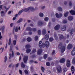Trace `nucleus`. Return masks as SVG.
<instances>
[{
  "instance_id": "f257e3e1",
  "label": "nucleus",
  "mask_w": 75,
  "mask_h": 75,
  "mask_svg": "<svg viewBox=\"0 0 75 75\" xmlns=\"http://www.w3.org/2000/svg\"><path fill=\"white\" fill-rule=\"evenodd\" d=\"M62 43L60 42L59 45V47L60 49H61V52H64L65 51V46H62Z\"/></svg>"
},
{
  "instance_id": "f03ea898",
  "label": "nucleus",
  "mask_w": 75,
  "mask_h": 75,
  "mask_svg": "<svg viewBox=\"0 0 75 75\" xmlns=\"http://www.w3.org/2000/svg\"><path fill=\"white\" fill-rule=\"evenodd\" d=\"M50 46V43L49 42L46 41L45 42V43H44V45H43V47L44 48L46 47L47 48H48Z\"/></svg>"
},
{
  "instance_id": "7ed1b4c3",
  "label": "nucleus",
  "mask_w": 75,
  "mask_h": 75,
  "mask_svg": "<svg viewBox=\"0 0 75 75\" xmlns=\"http://www.w3.org/2000/svg\"><path fill=\"white\" fill-rule=\"evenodd\" d=\"M66 65L67 67H69L71 66V60L67 59L66 60Z\"/></svg>"
},
{
  "instance_id": "20e7f679",
  "label": "nucleus",
  "mask_w": 75,
  "mask_h": 75,
  "mask_svg": "<svg viewBox=\"0 0 75 75\" xmlns=\"http://www.w3.org/2000/svg\"><path fill=\"white\" fill-rule=\"evenodd\" d=\"M57 71L59 73L61 72H62V69L61 67L60 66H58L57 67Z\"/></svg>"
},
{
  "instance_id": "39448f33",
  "label": "nucleus",
  "mask_w": 75,
  "mask_h": 75,
  "mask_svg": "<svg viewBox=\"0 0 75 75\" xmlns=\"http://www.w3.org/2000/svg\"><path fill=\"white\" fill-rule=\"evenodd\" d=\"M23 61L24 63H26L28 60V56H25L23 57Z\"/></svg>"
},
{
  "instance_id": "423d86ee",
  "label": "nucleus",
  "mask_w": 75,
  "mask_h": 75,
  "mask_svg": "<svg viewBox=\"0 0 75 75\" xmlns=\"http://www.w3.org/2000/svg\"><path fill=\"white\" fill-rule=\"evenodd\" d=\"M44 45V43H42V42L41 41L39 42V46L40 48H42L43 47V45Z\"/></svg>"
},
{
  "instance_id": "0eeeda50",
  "label": "nucleus",
  "mask_w": 75,
  "mask_h": 75,
  "mask_svg": "<svg viewBox=\"0 0 75 75\" xmlns=\"http://www.w3.org/2000/svg\"><path fill=\"white\" fill-rule=\"evenodd\" d=\"M56 16L57 18H60L62 16V13H60L59 15L58 13H57L56 14Z\"/></svg>"
},
{
  "instance_id": "6e6552de",
  "label": "nucleus",
  "mask_w": 75,
  "mask_h": 75,
  "mask_svg": "<svg viewBox=\"0 0 75 75\" xmlns=\"http://www.w3.org/2000/svg\"><path fill=\"white\" fill-rule=\"evenodd\" d=\"M54 37L56 40H58V37L57 36V33L54 32Z\"/></svg>"
},
{
  "instance_id": "1a4fd4ad",
  "label": "nucleus",
  "mask_w": 75,
  "mask_h": 75,
  "mask_svg": "<svg viewBox=\"0 0 75 75\" xmlns=\"http://www.w3.org/2000/svg\"><path fill=\"white\" fill-rule=\"evenodd\" d=\"M44 24V22L42 21H39L38 23V26H41Z\"/></svg>"
},
{
  "instance_id": "9d476101",
  "label": "nucleus",
  "mask_w": 75,
  "mask_h": 75,
  "mask_svg": "<svg viewBox=\"0 0 75 75\" xmlns=\"http://www.w3.org/2000/svg\"><path fill=\"white\" fill-rule=\"evenodd\" d=\"M60 28V26H59V25H58L55 26V27H54V29L55 30H58Z\"/></svg>"
},
{
  "instance_id": "9b49d317",
  "label": "nucleus",
  "mask_w": 75,
  "mask_h": 75,
  "mask_svg": "<svg viewBox=\"0 0 75 75\" xmlns=\"http://www.w3.org/2000/svg\"><path fill=\"white\" fill-rule=\"evenodd\" d=\"M59 36V39L60 40H61L62 39H64V37L62 35H58Z\"/></svg>"
},
{
  "instance_id": "f8f14e48",
  "label": "nucleus",
  "mask_w": 75,
  "mask_h": 75,
  "mask_svg": "<svg viewBox=\"0 0 75 75\" xmlns=\"http://www.w3.org/2000/svg\"><path fill=\"white\" fill-rule=\"evenodd\" d=\"M65 62V59L64 58H62L60 60V63H64V62Z\"/></svg>"
},
{
  "instance_id": "ddd939ff",
  "label": "nucleus",
  "mask_w": 75,
  "mask_h": 75,
  "mask_svg": "<svg viewBox=\"0 0 75 75\" xmlns=\"http://www.w3.org/2000/svg\"><path fill=\"white\" fill-rule=\"evenodd\" d=\"M72 48V44H69L67 47V48L68 50H70V49H71Z\"/></svg>"
},
{
  "instance_id": "4468645a",
  "label": "nucleus",
  "mask_w": 75,
  "mask_h": 75,
  "mask_svg": "<svg viewBox=\"0 0 75 75\" xmlns=\"http://www.w3.org/2000/svg\"><path fill=\"white\" fill-rule=\"evenodd\" d=\"M42 52V50L41 49H39L38 51V54L40 55L41 54Z\"/></svg>"
},
{
  "instance_id": "2eb2a0df",
  "label": "nucleus",
  "mask_w": 75,
  "mask_h": 75,
  "mask_svg": "<svg viewBox=\"0 0 75 75\" xmlns=\"http://www.w3.org/2000/svg\"><path fill=\"white\" fill-rule=\"evenodd\" d=\"M62 31H65L66 30V26L64 25L61 28Z\"/></svg>"
},
{
  "instance_id": "dca6fc26",
  "label": "nucleus",
  "mask_w": 75,
  "mask_h": 75,
  "mask_svg": "<svg viewBox=\"0 0 75 75\" xmlns=\"http://www.w3.org/2000/svg\"><path fill=\"white\" fill-rule=\"evenodd\" d=\"M71 71L72 72V74H73L75 72V69H74V67L72 66L71 67Z\"/></svg>"
},
{
  "instance_id": "f3484780",
  "label": "nucleus",
  "mask_w": 75,
  "mask_h": 75,
  "mask_svg": "<svg viewBox=\"0 0 75 75\" xmlns=\"http://www.w3.org/2000/svg\"><path fill=\"white\" fill-rule=\"evenodd\" d=\"M71 54L72 56H74L75 55V49H74L72 51L71 53Z\"/></svg>"
},
{
  "instance_id": "a211bd4d",
  "label": "nucleus",
  "mask_w": 75,
  "mask_h": 75,
  "mask_svg": "<svg viewBox=\"0 0 75 75\" xmlns=\"http://www.w3.org/2000/svg\"><path fill=\"white\" fill-rule=\"evenodd\" d=\"M12 54H9V55L10 56V57H9V59H10L11 57H14V52H13V51H12Z\"/></svg>"
},
{
  "instance_id": "6ab92c4d",
  "label": "nucleus",
  "mask_w": 75,
  "mask_h": 75,
  "mask_svg": "<svg viewBox=\"0 0 75 75\" xmlns=\"http://www.w3.org/2000/svg\"><path fill=\"white\" fill-rule=\"evenodd\" d=\"M21 65L22 68H25V65L24 64L23 62H21Z\"/></svg>"
},
{
  "instance_id": "aec40b11",
  "label": "nucleus",
  "mask_w": 75,
  "mask_h": 75,
  "mask_svg": "<svg viewBox=\"0 0 75 75\" xmlns=\"http://www.w3.org/2000/svg\"><path fill=\"white\" fill-rule=\"evenodd\" d=\"M70 12L71 15H75V11H74L71 10L70 11Z\"/></svg>"
},
{
  "instance_id": "412c9836",
  "label": "nucleus",
  "mask_w": 75,
  "mask_h": 75,
  "mask_svg": "<svg viewBox=\"0 0 75 75\" xmlns=\"http://www.w3.org/2000/svg\"><path fill=\"white\" fill-rule=\"evenodd\" d=\"M23 21V19L22 18H20L19 20L16 23H21V22H22V21Z\"/></svg>"
},
{
  "instance_id": "4be33fe9",
  "label": "nucleus",
  "mask_w": 75,
  "mask_h": 75,
  "mask_svg": "<svg viewBox=\"0 0 75 75\" xmlns=\"http://www.w3.org/2000/svg\"><path fill=\"white\" fill-rule=\"evenodd\" d=\"M68 19L69 20V21H71V20H73V17L71 16H69L68 17Z\"/></svg>"
},
{
  "instance_id": "5701e85b",
  "label": "nucleus",
  "mask_w": 75,
  "mask_h": 75,
  "mask_svg": "<svg viewBox=\"0 0 75 75\" xmlns=\"http://www.w3.org/2000/svg\"><path fill=\"white\" fill-rule=\"evenodd\" d=\"M42 34L44 35H45L46 34V30L45 29H43L42 31Z\"/></svg>"
},
{
  "instance_id": "b1692460",
  "label": "nucleus",
  "mask_w": 75,
  "mask_h": 75,
  "mask_svg": "<svg viewBox=\"0 0 75 75\" xmlns=\"http://www.w3.org/2000/svg\"><path fill=\"white\" fill-rule=\"evenodd\" d=\"M5 28V26H2L1 27V30H2V33H4V28Z\"/></svg>"
},
{
  "instance_id": "393cba45",
  "label": "nucleus",
  "mask_w": 75,
  "mask_h": 75,
  "mask_svg": "<svg viewBox=\"0 0 75 75\" xmlns=\"http://www.w3.org/2000/svg\"><path fill=\"white\" fill-rule=\"evenodd\" d=\"M4 8L5 9H6L5 11L6 12H7V11H8V10L10 9V7H8L7 8V7L5 6H4Z\"/></svg>"
},
{
  "instance_id": "a878e982",
  "label": "nucleus",
  "mask_w": 75,
  "mask_h": 75,
  "mask_svg": "<svg viewBox=\"0 0 75 75\" xmlns=\"http://www.w3.org/2000/svg\"><path fill=\"white\" fill-rule=\"evenodd\" d=\"M26 30L28 31H32V28L30 27H27Z\"/></svg>"
},
{
  "instance_id": "bb28decb",
  "label": "nucleus",
  "mask_w": 75,
  "mask_h": 75,
  "mask_svg": "<svg viewBox=\"0 0 75 75\" xmlns=\"http://www.w3.org/2000/svg\"><path fill=\"white\" fill-rule=\"evenodd\" d=\"M45 38L46 40H48V38H49V36H48V34H47L45 35Z\"/></svg>"
},
{
  "instance_id": "cd10ccee",
  "label": "nucleus",
  "mask_w": 75,
  "mask_h": 75,
  "mask_svg": "<svg viewBox=\"0 0 75 75\" xmlns=\"http://www.w3.org/2000/svg\"><path fill=\"white\" fill-rule=\"evenodd\" d=\"M30 10V8H25L24 9H23V11H25V12L28 11V10Z\"/></svg>"
},
{
  "instance_id": "c85d7f7f",
  "label": "nucleus",
  "mask_w": 75,
  "mask_h": 75,
  "mask_svg": "<svg viewBox=\"0 0 75 75\" xmlns=\"http://www.w3.org/2000/svg\"><path fill=\"white\" fill-rule=\"evenodd\" d=\"M57 10L58 11H62V8L61 7H59L58 8Z\"/></svg>"
},
{
  "instance_id": "c756f323",
  "label": "nucleus",
  "mask_w": 75,
  "mask_h": 75,
  "mask_svg": "<svg viewBox=\"0 0 75 75\" xmlns=\"http://www.w3.org/2000/svg\"><path fill=\"white\" fill-rule=\"evenodd\" d=\"M27 41L28 42H30L31 41V38H28L27 39Z\"/></svg>"
},
{
  "instance_id": "7c9ffc66",
  "label": "nucleus",
  "mask_w": 75,
  "mask_h": 75,
  "mask_svg": "<svg viewBox=\"0 0 75 75\" xmlns=\"http://www.w3.org/2000/svg\"><path fill=\"white\" fill-rule=\"evenodd\" d=\"M36 52V49H34L33 50L32 53H31L30 54H34V53H35Z\"/></svg>"
},
{
  "instance_id": "2f4dec72",
  "label": "nucleus",
  "mask_w": 75,
  "mask_h": 75,
  "mask_svg": "<svg viewBox=\"0 0 75 75\" xmlns=\"http://www.w3.org/2000/svg\"><path fill=\"white\" fill-rule=\"evenodd\" d=\"M26 53L28 54V53H29L31 52V49H28L26 50Z\"/></svg>"
},
{
  "instance_id": "473e14b6",
  "label": "nucleus",
  "mask_w": 75,
  "mask_h": 75,
  "mask_svg": "<svg viewBox=\"0 0 75 75\" xmlns=\"http://www.w3.org/2000/svg\"><path fill=\"white\" fill-rule=\"evenodd\" d=\"M37 30L36 28H33L32 29V31L33 32H35L36 31H37Z\"/></svg>"
},
{
  "instance_id": "72a5a7b5",
  "label": "nucleus",
  "mask_w": 75,
  "mask_h": 75,
  "mask_svg": "<svg viewBox=\"0 0 75 75\" xmlns=\"http://www.w3.org/2000/svg\"><path fill=\"white\" fill-rule=\"evenodd\" d=\"M31 47V46L30 45H27L25 46V48L26 49H27V48H30Z\"/></svg>"
},
{
  "instance_id": "f704fd0d",
  "label": "nucleus",
  "mask_w": 75,
  "mask_h": 75,
  "mask_svg": "<svg viewBox=\"0 0 75 75\" xmlns=\"http://www.w3.org/2000/svg\"><path fill=\"white\" fill-rule=\"evenodd\" d=\"M72 62L73 64H75V57H74L72 61Z\"/></svg>"
},
{
  "instance_id": "c9c22d12",
  "label": "nucleus",
  "mask_w": 75,
  "mask_h": 75,
  "mask_svg": "<svg viewBox=\"0 0 75 75\" xmlns=\"http://www.w3.org/2000/svg\"><path fill=\"white\" fill-rule=\"evenodd\" d=\"M69 13V12H67L66 13H64V17H67L68 16V13Z\"/></svg>"
},
{
  "instance_id": "e433bc0d",
  "label": "nucleus",
  "mask_w": 75,
  "mask_h": 75,
  "mask_svg": "<svg viewBox=\"0 0 75 75\" xmlns=\"http://www.w3.org/2000/svg\"><path fill=\"white\" fill-rule=\"evenodd\" d=\"M11 38H10L9 40L8 45H10L11 44Z\"/></svg>"
},
{
  "instance_id": "4c0bfd02",
  "label": "nucleus",
  "mask_w": 75,
  "mask_h": 75,
  "mask_svg": "<svg viewBox=\"0 0 75 75\" xmlns=\"http://www.w3.org/2000/svg\"><path fill=\"white\" fill-rule=\"evenodd\" d=\"M39 16L41 17H42L44 16V14L42 13H40L39 15Z\"/></svg>"
},
{
  "instance_id": "58836bf2",
  "label": "nucleus",
  "mask_w": 75,
  "mask_h": 75,
  "mask_svg": "<svg viewBox=\"0 0 75 75\" xmlns=\"http://www.w3.org/2000/svg\"><path fill=\"white\" fill-rule=\"evenodd\" d=\"M47 54H45L44 56V59H46V58H47Z\"/></svg>"
},
{
  "instance_id": "ea45409f",
  "label": "nucleus",
  "mask_w": 75,
  "mask_h": 75,
  "mask_svg": "<svg viewBox=\"0 0 75 75\" xmlns=\"http://www.w3.org/2000/svg\"><path fill=\"white\" fill-rule=\"evenodd\" d=\"M23 11V10H21V11H19V12L18 13V15H20V14H21L22 12Z\"/></svg>"
},
{
  "instance_id": "a19ab883",
  "label": "nucleus",
  "mask_w": 75,
  "mask_h": 75,
  "mask_svg": "<svg viewBox=\"0 0 75 75\" xmlns=\"http://www.w3.org/2000/svg\"><path fill=\"white\" fill-rule=\"evenodd\" d=\"M73 32H74V29H71L70 31V33L71 34V35H72V34H73Z\"/></svg>"
},
{
  "instance_id": "79ce46f5",
  "label": "nucleus",
  "mask_w": 75,
  "mask_h": 75,
  "mask_svg": "<svg viewBox=\"0 0 75 75\" xmlns=\"http://www.w3.org/2000/svg\"><path fill=\"white\" fill-rule=\"evenodd\" d=\"M38 34L39 35H40L41 33V30H38Z\"/></svg>"
},
{
  "instance_id": "37998d69",
  "label": "nucleus",
  "mask_w": 75,
  "mask_h": 75,
  "mask_svg": "<svg viewBox=\"0 0 75 75\" xmlns=\"http://www.w3.org/2000/svg\"><path fill=\"white\" fill-rule=\"evenodd\" d=\"M29 10H30L31 11H33V10H34V8L33 7H29Z\"/></svg>"
},
{
  "instance_id": "c03bdc74",
  "label": "nucleus",
  "mask_w": 75,
  "mask_h": 75,
  "mask_svg": "<svg viewBox=\"0 0 75 75\" xmlns=\"http://www.w3.org/2000/svg\"><path fill=\"white\" fill-rule=\"evenodd\" d=\"M53 40H54V39H53V38H50L49 39V41H50V42H52L53 41Z\"/></svg>"
},
{
  "instance_id": "a18cd8bd",
  "label": "nucleus",
  "mask_w": 75,
  "mask_h": 75,
  "mask_svg": "<svg viewBox=\"0 0 75 75\" xmlns=\"http://www.w3.org/2000/svg\"><path fill=\"white\" fill-rule=\"evenodd\" d=\"M1 16H4V12L3 11L1 12Z\"/></svg>"
},
{
  "instance_id": "49530a36",
  "label": "nucleus",
  "mask_w": 75,
  "mask_h": 75,
  "mask_svg": "<svg viewBox=\"0 0 75 75\" xmlns=\"http://www.w3.org/2000/svg\"><path fill=\"white\" fill-rule=\"evenodd\" d=\"M7 56H5L4 57V62H6V61H7Z\"/></svg>"
},
{
  "instance_id": "de8ad7c7",
  "label": "nucleus",
  "mask_w": 75,
  "mask_h": 75,
  "mask_svg": "<svg viewBox=\"0 0 75 75\" xmlns=\"http://www.w3.org/2000/svg\"><path fill=\"white\" fill-rule=\"evenodd\" d=\"M69 6H72V2L70 1L69 3Z\"/></svg>"
},
{
  "instance_id": "09e8293b",
  "label": "nucleus",
  "mask_w": 75,
  "mask_h": 75,
  "mask_svg": "<svg viewBox=\"0 0 75 75\" xmlns=\"http://www.w3.org/2000/svg\"><path fill=\"white\" fill-rule=\"evenodd\" d=\"M12 48H13V45H11L10 49V51H12Z\"/></svg>"
},
{
  "instance_id": "8fccbe9b",
  "label": "nucleus",
  "mask_w": 75,
  "mask_h": 75,
  "mask_svg": "<svg viewBox=\"0 0 75 75\" xmlns=\"http://www.w3.org/2000/svg\"><path fill=\"white\" fill-rule=\"evenodd\" d=\"M50 65L51 64H50V62H47L46 63V65H47V66H50Z\"/></svg>"
},
{
  "instance_id": "3c124183",
  "label": "nucleus",
  "mask_w": 75,
  "mask_h": 75,
  "mask_svg": "<svg viewBox=\"0 0 75 75\" xmlns=\"http://www.w3.org/2000/svg\"><path fill=\"white\" fill-rule=\"evenodd\" d=\"M67 71V69L66 68H64L63 69V72H66Z\"/></svg>"
},
{
  "instance_id": "603ef678",
  "label": "nucleus",
  "mask_w": 75,
  "mask_h": 75,
  "mask_svg": "<svg viewBox=\"0 0 75 75\" xmlns=\"http://www.w3.org/2000/svg\"><path fill=\"white\" fill-rule=\"evenodd\" d=\"M41 69L42 72H44V71H45V69H44V68L43 67H42Z\"/></svg>"
},
{
  "instance_id": "864d4df0",
  "label": "nucleus",
  "mask_w": 75,
  "mask_h": 75,
  "mask_svg": "<svg viewBox=\"0 0 75 75\" xmlns=\"http://www.w3.org/2000/svg\"><path fill=\"white\" fill-rule=\"evenodd\" d=\"M38 36H36L35 37V41H37V40H38Z\"/></svg>"
},
{
  "instance_id": "5fc2aeb1",
  "label": "nucleus",
  "mask_w": 75,
  "mask_h": 75,
  "mask_svg": "<svg viewBox=\"0 0 75 75\" xmlns=\"http://www.w3.org/2000/svg\"><path fill=\"white\" fill-rule=\"evenodd\" d=\"M44 20L45 21H47L48 20V18L47 17H46L45 18Z\"/></svg>"
},
{
  "instance_id": "6e6d98bb",
  "label": "nucleus",
  "mask_w": 75,
  "mask_h": 75,
  "mask_svg": "<svg viewBox=\"0 0 75 75\" xmlns=\"http://www.w3.org/2000/svg\"><path fill=\"white\" fill-rule=\"evenodd\" d=\"M24 72H25L26 74H28V72L27 70H25Z\"/></svg>"
},
{
  "instance_id": "4d7b16f0",
  "label": "nucleus",
  "mask_w": 75,
  "mask_h": 75,
  "mask_svg": "<svg viewBox=\"0 0 75 75\" xmlns=\"http://www.w3.org/2000/svg\"><path fill=\"white\" fill-rule=\"evenodd\" d=\"M63 23H64V24H65V23H67V21L66 20H63Z\"/></svg>"
},
{
  "instance_id": "13d9d810",
  "label": "nucleus",
  "mask_w": 75,
  "mask_h": 75,
  "mask_svg": "<svg viewBox=\"0 0 75 75\" xmlns=\"http://www.w3.org/2000/svg\"><path fill=\"white\" fill-rule=\"evenodd\" d=\"M13 45H16V40L13 41Z\"/></svg>"
},
{
  "instance_id": "bf43d9fd",
  "label": "nucleus",
  "mask_w": 75,
  "mask_h": 75,
  "mask_svg": "<svg viewBox=\"0 0 75 75\" xmlns=\"http://www.w3.org/2000/svg\"><path fill=\"white\" fill-rule=\"evenodd\" d=\"M55 50H53L52 52V55H54V54H55Z\"/></svg>"
},
{
  "instance_id": "052dcab7",
  "label": "nucleus",
  "mask_w": 75,
  "mask_h": 75,
  "mask_svg": "<svg viewBox=\"0 0 75 75\" xmlns=\"http://www.w3.org/2000/svg\"><path fill=\"white\" fill-rule=\"evenodd\" d=\"M14 37L15 40H17V35H14Z\"/></svg>"
},
{
  "instance_id": "680f3d73",
  "label": "nucleus",
  "mask_w": 75,
  "mask_h": 75,
  "mask_svg": "<svg viewBox=\"0 0 75 75\" xmlns=\"http://www.w3.org/2000/svg\"><path fill=\"white\" fill-rule=\"evenodd\" d=\"M15 32H18V27H16L15 29Z\"/></svg>"
},
{
  "instance_id": "e2e57ef3",
  "label": "nucleus",
  "mask_w": 75,
  "mask_h": 75,
  "mask_svg": "<svg viewBox=\"0 0 75 75\" xmlns=\"http://www.w3.org/2000/svg\"><path fill=\"white\" fill-rule=\"evenodd\" d=\"M19 65H20V64L18 63L16 64V67H18V66H19Z\"/></svg>"
},
{
  "instance_id": "0e129e2a",
  "label": "nucleus",
  "mask_w": 75,
  "mask_h": 75,
  "mask_svg": "<svg viewBox=\"0 0 75 75\" xmlns=\"http://www.w3.org/2000/svg\"><path fill=\"white\" fill-rule=\"evenodd\" d=\"M3 22V19H1V21H0V23H2Z\"/></svg>"
},
{
  "instance_id": "69168bd1",
  "label": "nucleus",
  "mask_w": 75,
  "mask_h": 75,
  "mask_svg": "<svg viewBox=\"0 0 75 75\" xmlns=\"http://www.w3.org/2000/svg\"><path fill=\"white\" fill-rule=\"evenodd\" d=\"M69 35H67L66 37V38H67V39H68V38H69Z\"/></svg>"
},
{
  "instance_id": "338daca9",
  "label": "nucleus",
  "mask_w": 75,
  "mask_h": 75,
  "mask_svg": "<svg viewBox=\"0 0 75 75\" xmlns=\"http://www.w3.org/2000/svg\"><path fill=\"white\" fill-rule=\"evenodd\" d=\"M16 55H20V54L19 52H17L16 53Z\"/></svg>"
},
{
  "instance_id": "774afa93",
  "label": "nucleus",
  "mask_w": 75,
  "mask_h": 75,
  "mask_svg": "<svg viewBox=\"0 0 75 75\" xmlns=\"http://www.w3.org/2000/svg\"><path fill=\"white\" fill-rule=\"evenodd\" d=\"M10 25L11 27H13V23H11L10 24Z\"/></svg>"
}]
</instances>
